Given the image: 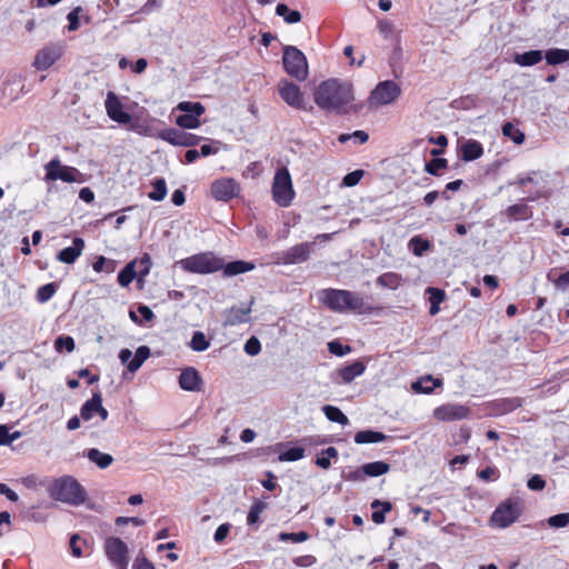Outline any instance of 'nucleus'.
Returning a JSON list of instances; mask_svg holds the SVG:
<instances>
[{
  "instance_id": "obj_15",
  "label": "nucleus",
  "mask_w": 569,
  "mask_h": 569,
  "mask_svg": "<svg viewBox=\"0 0 569 569\" xmlns=\"http://www.w3.org/2000/svg\"><path fill=\"white\" fill-rule=\"evenodd\" d=\"M94 415H99L102 421H106L109 417L108 410L102 406L100 392H94L92 398L87 400L80 409V416L84 421L91 420Z\"/></svg>"
},
{
  "instance_id": "obj_44",
  "label": "nucleus",
  "mask_w": 569,
  "mask_h": 569,
  "mask_svg": "<svg viewBox=\"0 0 569 569\" xmlns=\"http://www.w3.org/2000/svg\"><path fill=\"white\" fill-rule=\"evenodd\" d=\"M87 546V542L77 533L70 538V550L74 558H81L84 556L82 547Z\"/></svg>"
},
{
  "instance_id": "obj_42",
  "label": "nucleus",
  "mask_w": 569,
  "mask_h": 569,
  "mask_svg": "<svg viewBox=\"0 0 569 569\" xmlns=\"http://www.w3.org/2000/svg\"><path fill=\"white\" fill-rule=\"evenodd\" d=\"M177 109L186 114L201 116L204 112V107L200 102L182 101L178 103Z\"/></svg>"
},
{
  "instance_id": "obj_49",
  "label": "nucleus",
  "mask_w": 569,
  "mask_h": 569,
  "mask_svg": "<svg viewBox=\"0 0 569 569\" xmlns=\"http://www.w3.org/2000/svg\"><path fill=\"white\" fill-rule=\"evenodd\" d=\"M54 292H56L54 283H47L38 289L37 299L40 302H47L48 300H50L52 298Z\"/></svg>"
},
{
  "instance_id": "obj_9",
  "label": "nucleus",
  "mask_w": 569,
  "mask_h": 569,
  "mask_svg": "<svg viewBox=\"0 0 569 569\" xmlns=\"http://www.w3.org/2000/svg\"><path fill=\"white\" fill-rule=\"evenodd\" d=\"M81 173L78 169L61 163L59 159H52L46 164V180L64 182H79Z\"/></svg>"
},
{
  "instance_id": "obj_19",
  "label": "nucleus",
  "mask_w": 569,
  "mask_h": 569,
  "mask_svg": "<svg viewBox=\"0 0 569 569\" xmlns=\"http://www.w3.org/2000/svg\"><path fill=\"white\" fill-rule=\"evenodd\" d=\"M251 305H252V301L247 307L234 306V307H231L230 309L226 310L223 326H226V327L227 326H236V325L248 322L249 315L251 312Z\"/></svg>"
},
{
  "instance_id": "obj_27",
  "label": "nucleus",
  "mask_w": 569,
  "mask_h": 569,
  "mask_svg": "<svg viewBox=\"0 0 569 569\" xmlns=\"http://www.w3.org/2000/svg\"><path fill=\"white\" fill-rule=\"evenodd\" d=\"M387 439V436L379 431L362 430L358 431L355 436V442L358 445L377 443Z\"/></svg>"
},
{
  "instance_id": "obj_52",
  "label": "nucleus",
  "mask_w": 569,
  "mask_h": 569,
  "mask_svg": "<svg viewBox=\"0 0 569 569\" xmlns=\"http://www.w3.org/2000/svg\"><path fill=\"white\" fill-rule=\"evenodd\" d=\"M447 167V160L443 159V158H436V159H432L430 162H428L425 167V170L432 174V176H437L438 174V171L440 169H443Z\"/></svg>"
},
{
  "instance_id": "obj_6",
  "label": "nucleus",
  "mask_w": 569,
  "mask_h": 569,
  "mask_svg": "<svg viewBox=\"0 0 569 569\" xmlns=\"http://www.w3.org/2000/svg\"><path fill=\"white\" fill-rule=\"evenodd\" d=\"M400 93V87L395 81L387 80L379 82L370 93L368 106L371 109H378L396 101Z\"/></svg>"
},
{
  "instance_id": "obj_39",
  "label": "nucleus",
  "mask_w": 569,
  "mask_h": 569,
  "mask_svg": "<svg viewBox=\"0 0 569 569\" xmlns=\"http://www.w3.org/2000/svg\"><path fill=\"white\" fill-rule=\"evenodd\" d=\"M338 456V451L335 447H328L322 450L321 453L317 457L316 463L322 469H328L331 465L330 459Z\"/></svg>"
},
{
  "instance_id": "obj_17",
  "label": "nucleus",
  "mask_w": 569,
  "mask_h": 569,
  "mask_svg": "<svg viewBox=\"0 0 569 569\" xmlns=\"http://www.w3.org/2000/svg\"><path fill=\"white\" fill-rule=\"evenodd\" d=\"M104 104L108 116L113 121L122 124H127L131 121V116L123 111V106L114 92H108Z\"/></svg>"
},
{
  "instance_id": "obj_5",
  "label": "nucleus",
  "mask_w": 569,
  "mask_h": 569,
  "mask_svg": "<svg viewBox=\"0 0 569 569\" xmlns=\"http://www.w3.org/2000/svg\"><path fill=\"white\" fill-rule=\"evenodd\" d=\"M295 191L290 173L288 169L281 168L276 172L273 178L272 198L278 206L288 207L290 206Z\"/></svg>"
},
{
  "instance_id": "obj_35",
  "label": "nucleus",
  "mask_w": 569,
  "mask_h": 569,
  "mask_svg": "<svg viewBox=\"0 0 569 569\" xmlns=\"http://www.w3.org/2000/svg\"><path fill=\"white\" fill-rule=\"evenodd\" d=\"M545 58L548 64H560L569 61V50L566 49H550L546 52Z\"/></svg>"
},
{
  "instance_id": "obj_13",
  "label": "nucleus",
  "mask_w": 569,
  "mask_h": 569,
  "mask_svg": "<svg viewBox=\"0 0 569 569\" xmlns=\"http://www.w3.org/2000/svg\"><path fill=\"white\" fill-rule=\"evenodd\" d=\"M239 184L234 179L221 178L211 184V194L219 201H228L239 193Z\"/></svg>"
},
{
  "instance_id": "obj_51",
  "label": "nucleus",
  "mask_w": 569,
  "mask_h": 569,
  "mask_svg": "<svg viewBox=\"0 0 569 569\" xmlns=\"http://www.w3.org/2000/svg\"><path fill=\"white\" fill-rule=\"evenodd\" d=\"M305 450L302 448H290L279 456L280 461H297L303 458Z\"/></svg>"
},
{
  "instance_id": "obj_50",
  "label": "nucleus",
  "mask_w": 569,
  "mask_h": 569,
  "mask_svg": "<svg viewBox=\"0 0 569 569\" xmlns=\"http://www.w3.org/2000/svg\"><path fill=\"white\" fill-rule=\"evenodd\" d=\"M308 538H309V536L305 531H300V532H281L279 535V539L281 541H292L295 543L303 542V541L308 540Z\"/></svg>"
},
{
  "instance_id": "obj_38",
  "label": "nucleus",
  "mask_w": 569,
  "mask_h": 569,
  "mask_svg": "<svg viewBox=\"0 0 569 569\" xmlns=\"http://www.w3.org/2000/svg\"><path fill=\"white\" fill-rule=\"evenodd\" d=\"M189 346L193 351L200 352L207 350L210 346V342L207 340L203 332L196 331L191 338Z\"/></svg>"
},
{
  "instance_id": "obj_18",
  "label": "nucleus",
  "mask_w": 569,
  "mask_h": 569,
  "mask_svg": "<svg viewBox=\"0 0 569 569\" xmlns=\"http://www.w3.org/2000/svg\"><path fill=\"white\" fill-rule=\"evenodd\" d=\"M315 242H303L289 248L281 254L284 264H297L309 259Z\"/></svg>"
},
{
  "instance_id": "obj_31",
  "label": "nucleus",
  "mask_w": 569,
  "mask_h": 569,
  "mask_svg": "<svg viewBox=\"0 0 569 569\" xmlns=\"http://www.w3.org/2000/svg\"><path fill=\"white\" fill-rule=\"evenodd\" d=\"M389 465L383 461H375L366 463L361 467V471L369 477H378L389 471Z\"/></svg>"
},
{
  "instance_id": "obj_22",
  "label": "nucleus",
  "mask_w": 569,
  "mask_h": 569,
  "mask_svg": "<svg viewBox=\"0 0 569 569\" xmlns=\"http://www.w3.org/2000/svg\"><path fill=\"white\" fill-rule=\"evenodd\" d=\"M483 153V148L477 140H467L460 147V154L463 161H473L479 159Z\"/></svg>"
},
{
  "instance_id": "obj_32",
  "label": "nucleus",
  "mask_w": 569,
  "mask_h": 569,
  "mask_svg": "<svg viewBox=\"0 0 569 569\" xmlns=\"http://www.w3.org/2000/svg\"><path fill=\"white\" fill-rule=\"evenodd\" d=\"M322 411L330 421L342 426L349 425L348 417L338 407L327 405L322 408Z\"/></svg>"
},
{
  "instance_id": "obj_34",
  "label": "nucleus",
  "mask_w": 569,
  "mask_h": 569,
  "mask_svg": "<svg viewBox=\"0 0 569 569\" xmlns=\"http://www.w3.org/2000/svg\"><path fill=\"white\" fill-rule=\"evenodd\" d=\"M276 13L282 17L287 23H298L301 21V13L297 10H291L284 3H279L276 8Z\"/></svg>"
},
{
  "instance_id": "obj_40",
  "label": "nucleus",
  "mask_w": 569,
  "mask_h": 569,
  "mask_svg": "<svg viewBox=\"0 0 569 569\" xmlns=\"http://www.w3.org/2000/svg\"><path fill=\"white\" fill-rule=\"evenodd\" d=\"M153 191L149 193V198L154 201H161L167 196V184L164 179L159 178L152 183Z\"/></svg>"
},
{
  "instance_id": "obj_14",
  "label": "nucleus",
  "mask_w": 569,
  "mask_h": 569,
  "mask_svg": "<svg viewBox=\"0 0 569 569\" xmlns=\"http://www.w3.org/2000/svg\"><path fill=\"white\" fill-rule=\"evenodd\" d=\"M159 138L173 144V146H182V147H192L198 144L200 141V137L187 133L173 128L164 129L159 132Z\"/></svg>"
},
{
  "instance_id": "obj_47",
  "label": "nucleus",
  "mask_w": 569,
  "mask_h": 569,
  "mask_svg": "<svg viewBox=\"0 0 569 569\" xmlns=\"http://www.w3.org/2000/svg\"><path fill=\"white\" fill-rule=\"evenodd\" d=\"M21 483L30 489H37L38 487L48 488L49 479H40L36 475H30L21 479Z\"/></svg>"
},
{
  "instance_id": "obj_1",
  "label": "nucleus",
  "mask_w": 569,
  "mask_h": 569,
  "mask_svg": "<svg viewBox=\"0 0 569 569\" xmlns=\"http://www.w3.org/2000/svg\"><path fill=\"white\" fill-rule=\"evenodd\" d=\"M353 100L352 87L338 79H328L319 83L315 90L316 104L329 112H346L345 107Z\"/></svg>"
},
{
  "instance_id": "obj_64",
  "label": "nucleus",
  "mask_w": 569,
  "mask_h": 569,
  "mask_svg": "<svg viewBox=\"0 0 569 569\" xmlns=\"http://www.w3.org/2000/svg\"><path fill=\"white\" fill-rule=\"evenodd\" d=\"M557 288L566 290L569 287V271L561 273L555 281Z\"/></svg>"
},
{
  "instance_id": "obj_26",
  "label": "nucleus",
  "mask_w": 569,
  "mask_h": 569,
  "mask_svg": "<svg viewBox=\"0 0 569 569\" xmlns=\"http://www.w3.org/2000/svg\"><path fill=\"white\" fill-rule=\"evenodd\" d=\"M253 269H254V264L252 262L237 260V261H232L227 264H223V268L221 270H223L224 276L231 277V276H237L240 273L251 271Z\"/></svg>"
},
{
  "instance_id": "obj_58",
  "label": "nucleus",
  "mask_w": 569,
  "mask_h": 569,
  "mask_svg": "<svg viewBox=\"0 0 569 569\" xmlns=\"http://www.w3.org/2000/svg\"><path fill=\"white\" fill-rule=\"evenodd\" d=\"M328 350L336 355V356H345L346 353H349L351 351V348L349 346H342L338 341H330L328 343Z\"/></svg>"
},
{
  "instance_id": "obj_36",
  "label": "nucleus",
  "mask_w": 569,
  "mask_h": 569,
  "mask_svg": "<svg viewBox=\"0 0 569 569\" xmlns=\"http://www.w3.org/2000/svg\"><path fill=\"white\" fill-rule=\"evenodd\" d=\"M136 261H131L119 272L118 282L121 287H128L136 278L137 272L134 270Z\"/></svg>"
},
{
  "instance_id": "obj_21",
  "label": "nucleus",
  "mask_w": 569,
  "mask_h": 569,
  "mask_svg": "<svg viewBox=\"0 0 569 569\" xmlns=\"http://www.w3.org/2000/svg\"><path fill=\"white\" fill-rule=\"evenodd\" d=\"M84 249V241L81 238H74L71 247H67L62 249L57 259L60 262L71 264L73 263L81 254Z\"/></svg>"
},
{
  "instance_id": "obj_24",
  "label": "nucleus",
  "mask_w": 569,
  "mask_h": 569,
  "mask_svg": "<svg viewBox=\"0 0 569 569\" xmlns=\"http://www.w3.org/2000/svg\"><path fill=\"white\" fill-rule=\"evenodd\" d=\"M543 58L541 50H530L523 53H516L513 62L521 67H531L539 63Z\"/></svg>"
},
{
  "instance_id": "obj_62",
  "label": "nucleus",
  "mask_w": 569,
  "mask_h": 569,
  "mask_svg": "<svg viewBox=\"0 0 569 569\" xmlns=\"http://www.w3.org/2000/svg\"><path fill=\"white\" fill-rule=\"evenodd\" d=\"M427 291L430 295V303L435 302L440 305L445 300L446 295L442 290L429 287Z\"/></svg>"
},
{
  "instance_id": "obj_61",
  "label": "nucleus",
  "mask_w": 569,
  "mask_h": 569,
  "mask_svg": "<svg viewBox=\"0 0 569 569\" xmlns=\"http://www.w3.org/2000/svg\"><path fill=\"white\" fill-rule=\"evenodd\" d=\"M398 276L395 273H385L378 278V283L383 287L395 288L397 284Z\"/></svg>"
},
{
  "instance_id": "obj_29",
  "label": "nucleus",
  "mask_w": 569,
  "mask_h": 569,
  "mask_svg": "<svg viewBox=\"0 0 569 569\" xmlns=\"http://www.w3.org/2000/svg\"><path fill=\"white\" fill-rule=\"evenodd\" d=\"M439 386H441L440 379H435L432 376H426L420 380L415 381L411 387L416 392L430 393Z\"/></svg>"
},
{
  "instance_id": "obj_43",
  "label": "nucleus",
  "mask_w": 569,
  "mask_h": 569,
  "mask_svg": "<svg viewBox=\"0 0 569 569\" xmlns=\"http://www.w3.org/2000/svg\"><path fill=\"white\" fill-rule=\"evenodd\" d=\"M200 116L196 114H181L176 119V123L186 129H196L200 126Z\"/></svg>"
},
{
  "instance_id": "obj_48",
  "label": "nucleus",
  "mask_w": 569,
  "mask_h": 569,
  "mask_svg": "<svg viewBox=\"0 0 569 569\" xmlns=\"http://www.w3.org/2000/svg\"><path fill=\"white\" fill-rule=\"evenodd\" d=\"M54 348L57 351L66 349L68 352L74 350V340L69 336H60L54 341Z\"/></svg>"
},
{
  "instance_id": "obj_20",
  "label": "nucleus",
  "mask_w": 569,
  "mask_h": 569,
  "mask_svg": "<svg viewBox=\"0 0 569 569\" xmlns=\"http://www.w3.org/2000/svg\"><path fill=\"white\" fill-rule=\"evenodd\" d=\"M201 383L199 372L192 367L183 369L179 376V386L186 391H199Z\"/></svg>"
},
{
  "instance_id": "obj_11",
  "label": "nucleus",
  "mask_w": 569,
  "mask_h": 569,
  "mask_svg": "<svg viewBox=\"0 0 569 569\" xmlns=\"http://www.w3.org/2000/svg\"><path fill=\"white\" fill-rule=\"evenodd\" d=\"M278 92L281 99L295 109H305V97L300 88L293 82L281 79L278 82Z\"/></svg>"
},
{
  "instance_id": "obj_30",
  "label": "nucleus",
  "mask_w": 569,
  "mask_h": 569,
  "mask_svg": "<svg viewBox=\"0 0 569 569\" xmlns=\"http://www.w3.org/2000/svg\"><path fill=\"white\" fill-rule=\"evenodd\" d=\"M87 457L91 462L96 463L101 469L109 467L113 461L111 455L101 452L100 450L94 448L88 450Z\"/></svg>"
},
{
  "instance_id": "obj_10",
  "label": "nucleus",
  "mask_w": 569,
  "mask_h": 569,
  "mask_svg": "<svg viewBox=\"0 0 569 569\" xmlns=\"http://www.w3.org/2000/svg\"><path fill=\"white\" fill-rule=\"evenodd\" d=\"M520 512L521 509L518 503L508 500L497 507L491 516L490 523L495 528H507L518 519Z\"/></svg>"
},
{
  "instance_id": "obj_55",
  "label": "nucleus",
  "mask_w": 569,
  "mask_h": 569,
  "mask_svg": "<svg viewBox=\"0 0 569 569\" xmlns=\"http://www.w3.org/2000/svg\"><path fill=\"white\" fill-rule=\"evenodd\" d=\"M378 31L385 39H391L395 33L393 24L388 20H379Z\"/></svg>"
},
{
  "instance_id": "obj_23",
  "label": "nucleus",
  "mask_w": 569,
  "mask_h": 569,
  "mask_svg": "<svg viewBox=\"0 0 569 569\" xmlns=\"http://www.w3.org/2000/svg\"><path fill=\"white\" fill-rule=\"evenodd\" d=\"M48 508L42 502L32 503L23 507V515L27 519L42 522L48 518Z\"/></svg>"
},
{
  "instance_id": "obj_2",
  "label": "nucleus",
  "mask_w": 569,
  "mask_h": 569,
  "mask_svg": "<svg viewBox=\"0 0 569 569\" xmlns=\"http://www.w3.org/2000/svg\"><path fill=\"white\" fill-rule=\"evenodd\" d=\"M317 296L318 300L333 312L363 315L371 310L362 295L355 291L328 288L318 291Z\"/></svg>"
},
{
  "instance_id": "obj_7",
  "label": "nucleus",
  "mask_w": 569,
  "mask_h": 569,
  "mask_svg": "<svg viewBox=\"0 0 569 569\" xmlns=\"http://www.w3.org/2000/svg\"><path fill=\"white\" fill-rule=\"evenodd\" d=\"M48 491L51 498H82L80 483L71 476L49 480Z\"/></svg>"
},
{
  "instance_id": "obj_45",
  "label": "nucleus",
  "mask_w": 569,
  "mask_h": 569,
  "mask_svg": "<svg viewBox=\"0 0 569 569\" xmlns=\"http://www.w3.org/2000/svg\"><path fill=\"white\" fill-rule=\"evenodd\" d=\"M409 247L416 256H422L430 248V243L417 236L409 241Z\"/></svg>"
},
{
  "instance_id": "obj_59",
  "label": "nucleus",
  "mask_w": 569,
  "mask_h": 569,
  "mask_svg": "<svg viewBox=\"0 0 569 569\" xmlns=\"http://www.w3.org/2000/svg\"><path fill=\"white\" fill-rule=\"evenodd\" d=\"M261 345L260 341L256 337H251L244 343V351L250 356H256L260 352Z\"/></svg>"
},
{
  "instance_id": "obj_25",
  "label": "nucleus",
  "mask_w": 569,
  "mask_h": 569,
  "mask_svg": "<svg viewBox=\"0 0 569 569\" xmlns=\"http://www.w3.org/2000/svg\"><path fill=\"white\" fill-rule=\"evenodd\" d=\"M365 365L361 361H355L353 363L343 367L339 370V376L342 382L350 383L355 378L361 376L365 372Z\"/></svg>"
},
{
  "instance_id": "obj_8",
  "label": "nucleus",
  "mask_w": 569,
  "mask_h": 569,
  "mask_svg": "<svg viewBox=\"0 0 569 569\" xmlns=\"http://www.w3.org/2000/svg\"><path fill=\"white\" fill-rule=\"evenodd\" d=\"M64 49L63 42L48 43L37 52L32 66L39 71L49 69L63 56Z\"/></svg>"
},
{
  "instance_id": "obj_12",
  "label": "nucleus",
  "mask_w": 569,
  "mask_h": 569,
  "mask_svg": "<svg viewBox=\"0 0 569 569\" xmlns=\"http://www.w3.org/2000/svg\"><path fill=\"white\" fill-rule=\"evenodd\" d=\"M106 552L109 560L119 569L128 568V548L119 538H110L106 542Z\"/></svg>"
},
{
  "instance_id": "obj_53",
  "label": "nucleus",
  "mask_w": 569,
  "mask_h": 569,
  "mask_svg": "<svg viewBox=\"0 0 569 569\" xmlns=\"http://www.w3.org/2000/svg\"><path fill=\"white\" fill-rule=\"evenodd\" d=\"M365 172L363 170H355L352 172H349L343 177L342 186L345 187H355L357 186L361 178L363 177Z\"/></svg>"
},
{
  "instance_id": "obj_54",
  "label": "nucleus",
  "mask_w": 569,
  "mask_h": 569,
  "mask_svg": "<svg viewBox=\"0 0 569 569\" xmlns=\"http://www.w3.org/2000/svg\"><path fill=\"white\" fill-rule=\"evenodd\" d=\"M548 525L552 528H563L569 525V513H559L548 518Z\"/></svg>"
},
{
  "instance_id": "obj_16",
  "label": "nucleus",
  "mask_w": 569,
  "mask_h": 569,
  "mask_svg": "<svg viewBox=\"0 0 569 569\" xmlns=\"http://www.w3.org/2000/svg\"><path fill=\"white\" fill-rule=\"evenodd\" d=\"M470 409L462 405L447 403L435 409L433 417L441 421L461 420L469 416Z\"/></svg>"
},
{
  "instance_id": "obj_41",
  "label": "nucleus",
  "mask_w": 569,
  "mask_h": 569,
  "mask_svg": "<svg viewBox=\"0 0 569 569\" xmlns=\"http://www.w3.org/2000/svg\"><path fill=\"white\" fill-rule=\"evenodd\" d=\"M267 508V505L264 501L262 500H259L258 502H256L249 513H248V517H247V522L248 525H256V523H259L260 522V515L266 510Z\"/></svg>"
},
{
  "instance_id": "obj_3",
  "label": "nucleus",
  "mask_w": 569,
  "mask_h": 569,
  "mask_svg": "<svg viewBox=\"0 0 569 569\" xmlns=\"http://www.w3.org/2000/svg\"><path fill=\"white\" fill-rule=\"evenodd\" d=\"M184 271L199 274L213 273L223 268V260L212 252H202L177 261Z\"/></svg>"
},
{
  "instance_id": "obj_4",
  "label": "nucleus",
  "mask_w": 569,
  "mask_h": 569,
  "mask_svg": "<svg viewBox=\"0 0 569 569\" xmlns=\"http://www.w3.org/2000/svg\"><path fill=\"white\" fill-rule=\"evenodd\" d=\"M282 63L286 72L298 81H305L309 74L307 58L293 46L283 49Z\"/></svg>"
},
{
  "instance_id": "obj_57",
  "label": "nucleus",
  "mask_w": 569,
  "mask_h": 569,
  "mask_svg": "<svg viewBox=\"0 0 569 569\" xmlns=\"http://www.w3.org/2000/svg\"><path fill=\"white\" fill-rule=\"evenodd\" d=\"M81 11L80 7L74 8L72 11H70L67 16V19L69 21L68 30L69 31H76L79 29V13Z\"/></svg>"
},
{
  "instance_id": "obj_37",
  "label": "nucleus",
  "mask_w": 569,
  "mask_h": 569,
  "mask_svg": "<svg viewBox=\"0 0 569 569\" xmlns=\"http://www.w3.org/2000/svg\"><path fill=\"white\" fill-rule=\"evenodd\" d=\"M502 134L511 139L517 144H521L525 141V133L516 128L511 122H507L502 126Z\"/></svg>"
},
{
  "instance_id": "obj_46",
  "label": "nucleus",
  "mask_w": 569,
  "mask_h": 569,
  "mask_svg": "<svg viewBox=\"0 0 569 569\" xmlns=\"http://www.w3.org/2000/svg\"><path fill=\"white\" fill-rule=\"evenodd\" d=\"M506 214L511 219H527L528 216V207L523 203L512 204L507 208Z\"/></svg>"
},
{
  "instance_id": "obj_63",
  "label": "nucleus",
  "mask_w": 569,
  "mask_h": 569,
  "mask_svg": "<svg viewBox=\"0 0 569 569\" xmlns=\"http://www.w3.org/2000/svg\"><path fill=\"white\" fill-rule=\"evenodd\" d=\"M139 266L141 268V270L139 271V276H140V279H142L143 277H146L149 271H150V268H151V257L146 253L139 261Z\"/></svg>"
},
{
  "instance_id": "obj_33",
  "label": "nucleus",
  "mask_w": 569,
  "mask_h": 569,
  "mask_svg": "<svg viewBox=\"0 0 569 569\" xmlns=\"http://www.w3.org/2000/svg\"><path fill=\"white\" fill-rule=\"evenodd\" d=\"M371 508L373 522L382 523L385 521V513L391 510V503L389 501L373 500Z\"/></svg>"
},
{
  "instance_id": "obj_60",
  "label": "nucleus",
  "mask_w": 569,
  "mask_h": 569,
  "mask_svg": "<svg viewBox=\"0 0 569 569\" xmlns=\"http://www.w3.org/2000/svg\"><path fill=\"white\" fill-rule=\"evenodd\" d=\"M231 529V525L230 523H222L220 525L216 532H214V536H213V539L217 543H221L226 537L228 536L229 531Z\"/></svg>"
},
{
  "instance_id": "obj_56",
  "label": "nucleus",
  "mask_w": 569,
  "mask_h": 569,
  "mask_svg": "<svg viewBox=\"0 0 569 569\" xmlns=\"http://www.w3.org/2000/svg\"><path fill=\"white\" fill-rule=\"evenodd\" d=\"M11 531V516L8 511L0 512V537Z\"/></svg>"
},
{
  "instance_id": "obj_28",
  "label": "nucleus",
  "mask_w": 569,
  "mask_h": 569,
  "mask_svg": "<svg viewBox=\"0 0 569 569\" xmlns=\"http://www.w3.org/2000/svg\"><path fill=\"white\" fill-rule=\"evenodd\" d=\"M151 351L150 348L147 346H140L136 350L134 357L128 362V371L131 373H134L138 371L143 362L150 357Z\"/></svg>"
}]
</instances>
